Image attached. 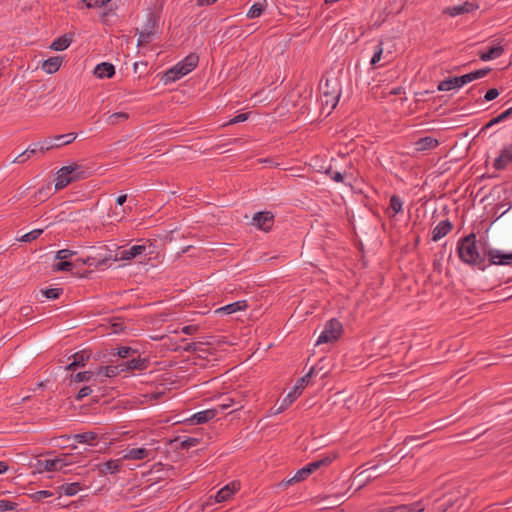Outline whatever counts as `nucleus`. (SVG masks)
<instances>
[{
	"instance_id": "nucleus-21",
	"label": "nucleus",
	"mask_w": 512,
	"mask_h": 512,
	"mask_svg": "<svg viewBox=\"0 0 512 512\" xmlns=\"http://www.w3.org/2000/svg\"><path fill=\"white\" fill-rule=\"evenodd\" d=\"M238 487H239V485L236 484L235 482H232V483L224 486L222 489H220L217 492V494L215 496L216 502H218V503L225 502L228 499H230L231 496L238 490Z\"/></svg>"
},
{
	"instance_id": "nucleus-14",
	"label": "nucleus",
	"mask_w": 512,
	"mask_h": 512,
	"mask_svg": "<svg viewBox=\"0 0 512 512\" xmlns=\"http://www.w3.org/2000/svg\"><path fill=\"white\" fill-rule=\"evenodd\" d=\"M504 51L501 41H492L482 50L481 59L482 61L497 59L502 56Z\"/></svg>"
},
{
	"instance_id": "nucleus-57",
	"label": "nucleus",
	"mask_w": 512,
	"mask_h": 512,
	"mask_svg": "<svg viewBox=\"0 0 512 512\" xmlns=\"http://www.w3.org/2000/svg\"><path fill=\"white\" fill-rule=\"evenodd\" d=\"M50 190H51V186H50V184L48 183V184H47V186H46V188H44V187H43V188L39 189V190H38V192H37L36 194H39L40 196H42V195H43V196L47 197V196H48V194H49V192H50Z\"/></svg>"
},
{
	"instance_id": "nucleus-24",
	"label": "nucleus",
	"mask_w": 512,
	"mask_h": 512,
	"mask_svg": "<svg viewBox=\"0 0 512 512\" xmlns=\"http://www.w3.org/2000/svg\"><path fill=\"white\" fill-rule=\"evenodd\" d=\"M478 6L474 3L465 2L461 5L453 6L447 8L444 13L449 14L450 16H457L460 14L468 13L470 11L476 10Z\"/></svg>"
},
{
	"instance_id": "nucleus-8",
	"label": "nucleus",
	"mask_w": 512,
	"mask_h": 512,
	"mask_svg": "<svg viewBox=\"0 0 512 512\" xmlns=\"http://www.w3.org/2000/svg\"><path fill=\"white\" fill-rule=\"evenodd\" d=\"M480 77V70H475L474 72L462 75L460 77H452L448 78L444 81H441L438 85L439 91H450L456 88H460L463 85L471 82L474 79Z\"/></svg>"
},
{
	"instance_id": "nucleus-26",
	"label": "nucleus",
	"mask_w": 512,
	"mask_h": 512,
	"mask_svg": "<svg viewBox=\"0 0 512 512\" xmlns=\"http://www.w3.org/2000/svg\"><path fill=\"white\" fill-rule=\"evenodd\" d=\"M248 308V304L246 300H240L233 303H230L224 307H221L216 310V313H226L233 314L238 311H244Z\"/></svg>"
},
{
	"instance_id": "nucleus-32",
	"label": "nucleus",
	"mask_w": 512,
	"mask_h": 512,
	"mask_svg": "<svg viewBox=\"0 0 512 512\" xmlns=\"http://www.w3.org/2000/svg\"><path fill=\"white\" fill-rule=\"evenodd\" d=\"M511 115H512V107L508 108L507 110L502 112L497 117L492 118L489 122H487L484 126H482V132L484 130H487V129L491 128L492 126H494L495 124L499 123L500 121H502L504 119H507Z\"/></svg>"
},
{
	"instance_id": "nucleus-7",
	"label": "nucleus",
	"mask_w": 512,
	"mask_h": 512,
	"mask_svg": "<svg viewBox=\"0 0 512 512\" xmlns=\"http://www.w3.org/2000/svg\"><path fill=\"white\" fill-rule=\"evenodd\" d=\"M343 326L337 319H331L326 322L323 331L321 332L317 345L323 343H332L338 340L342 334Z\"/></svg>"
},
{
	"instance_id": "nucleus-51",
	"label": "nucleus",
	"mask_w": 512,
	"mask_h": 512,
	"mask_svg": "<svg viewBox=\"0 0 512 512\" xmlns=\"http://www.w3.org/2000/svg\"><path fill=\"white\" fill-rule=\"evenodd\" d=\"M249 113H241L232 118L228 124H236L240 122H244L248 119Z\"/></svg>"
},
{
	"instance_id": "nucleus-49",
	"label": "nucleus",
	"mask_w": 512,
	"mask_h": 512,
	"mask_svg": "<svg viewBox=\"0 0 512 512\" xmlns=\"http://www.w3.org/2000/svg\"><path fill=\"white\" fill-rule=\"evenodd\" d=\"M131 352H135L131 347H120L117 349V355L121 358H126L130 355Z\"/></svg>"
},
{
	"instance_id": "nucleus-33",
	"label": "nucleus",
	"mask_w": 512,
	"mask_h": 512,
	"mask_svg": "<svg viewBox=\"0 0 512 512\" xmlns=\"http://www.w3.org/2000/svg\"><path fill=\"white\" fill-rule=\"evenodd\" d=\"M111 0H82L78 3V9H83L84 7L87 9L97 8L105 5Z\"/></svg>"
},
{
	"instance_id": "nucleus-6",
	"label": "nucleus",
	"mask_w": 512,
	"mask_h": 512,
	"mask_svg": "<svg viewBox=\"0 0 512 512\" xmlns=\"http://www.w3.org/2000/svg\"><path fill=\"white\" fill-rule=\"evenodd\" d=\"M315 372V368L312 367L310 370L298 381L296 382L295 386L293 387L292 391H290L285 398L282 399L279 406L276 409V413H281L285 409H287L302 393V390L304 387L308 384L310 378Z\"/></svg>"
},
{
	"instance_id": "nucleus-61",
	"label": "nucleus",
	"mask_w": 512,
	"mask_h": 512,
	"mask_svg": "<svg viewBox=\"0 0 512 512\" xmlns=\"http://www.w3.org/2000/svg\"><path fill=\"white\" fill-rule=\"evenodd\" d=\"M127 200V195L126 194H122L120 196L117 197L116 199V203L120 206H122Z\"/></svg>"
},
{
	"instance_id": "nucleus-54",
	"label": "nucleus",
	"mask_w": 512,
	"mask_h": 512,
	"mask_svg": "<svg viewBox=\"0 0 512 512\" xmlns=\"http://www.w3.org/2000/svg\"><path fill=\"white\" fill-rule=\"evenodd\" d=\"M40 145H41V142L40 143H34L32 145H30L26 150L25 152H27V154L30 155V157L34 154H36V152H40Z\"/></svg>"
},
{
	"instance_id": "nucleus-40",
	"label": "nucleus",
	"mask_w": 512,
	"mask_h": 512,
	"mask_svg": "<svg viewBox=\"0 0 512 512\" xmlns=\"http://www.w3.org/2000/svg\"><path fill=\"white\" fill-rule=\"evenodd\" d=\"M93 376V372L91 371H84V372H78L73 376V380L75 382H84L89 381Z\"/></svg>"
},
{
	"instance_id": "nucleus-53",
	"label": "nucleus",
	"mask_w": 512,
	"mask_h": 512,
	"mask_svg": "<svg viewBox=\"0 0 512 512\" xmlns=\"http://www.w3.org/2000/svg\"><path fill=\"white\" fill-rule=\"evenodd\" d=\"M198 326L197 325H187V326H184L181 331L182 333L184 334H187V335H193L195 334L197 331H198Z\"/></svg>"
},
{
	"instance_id": "nucleus-34",
	"label": "nucleus",
	"mask_w": 512,
	"mask_h": 512,
	"mask_svg": "<svg viewBox=\"0 0 512 512\" xmlns=\"http://www.w3.org/2000/svg\"><path fill=\"white\" fill-rule=\"evenodd\" d=\"M73 438L79 443L92 444L96 440L97 434L94 432H84L75 434Z\"/></svg>"
},
{
	"instance_id": "nucleus-39",
	"label": "nucleus",
	"mask_w": 512,
	"mask_h": 512,
	"mask_svg": "<svg viewBox=\"0 0 512 512\" xmlns=\"http://www.w3.org/2000/svg\"><path fill=\"white\" fill-rule=\"evenodd\" d=\"M62 291L63 290L61 288H49V289L42 290V293L48 299H57L61 295Z\"/></svg>"
},
{
	"instance_id": "nucleus-50",
	"label": "nucleus",
	"mask_w": 512,
	"mask_h": 512,
	"mask_svg": "<svg viewBox=\"0 0 512 512\" xmlns=\"http://www.w3.org/2000/svg\"><path fill=\"white\" fill-rule=\"evenodd\" d=\"M53 495V493L51 491H48V490H41V491H37L33 497L40 501V500H43L45 498H48V497H51Z\"/></svg>"
},
{
	"instance_id": "nucleus-42",
	"label": "nucleus",
	"mask_w": 512,
	"mask_h": 512,
	"mask_svg": "<svg viewBox=\"0 0 512 512\" xmlns=\"http://www.w3.org/2000/svg\"><path fill=\"white\" fill-rule=\"evenodd\" d=\"M17 503L9 500H0V512L15 510Z\"/></svg>"
},
{
	"instance_id": "nucleus-5",
	"label": "nucleus",
	"mask_w": 512,
	"mask_h": 512,
	"mask_svg": "<svg viewBox=\"0 0 512 512\" xmlns=\"http://www.w3.org/2000/svg\"><path fill=\"white\" fill-rule=\"evenodd\" d=\"M332 460L333 459L330 456H325V457H323V458H321L319 460H315L313 462H310L307 465H305L303 468L299 469L292 478H290V479H288L286 481L281 482L280 486L287 487V486L291 485L292 483L303 481L310 474H312L313 472L317 471L321 467L330 465Z\"/></svg>"
},
{
	"instance_id": "nucleus-37",
	"label": "nucleus",
	"mask_w": 512,
	"mask_h": 512,
	"mask_svg": "<svg viewBox=\"0 0 512 512\" xmlns=\"http://www.w3.org/2000/svg\"><path fill=\"white\" fill-rule=\"evenodd\" d=\"M263 11H264L263 5L260 3H255L248 10L247 17L250 19L257 18L262 14Z\"/></svg>"
},
{
	"instance_id": "nucleus-31",
	"label": "nucleus",
	"mask_w": 512,
	"mask_h": 512,
	"mask_svg": "<svg viewBox=\"0 0 512 512\" xmlns=\"http://www.w3.org/2000/svg\"><path fill=\"white\" fill-rule=\"evenodd\" d=\"M129 119V114L126 113V112H116V113H113L111 115H109L107 118H106V123L108 125H117L121 122H125Z\"/></svg>"
},
{
	"instance_id": "nucleus-3",
	"label": "nucleus",
	"mask_w": 512,
	"mask_h": 512,
	"mask_svg": "<svg viewBox=\"0 0 512 512\" xmlns=\"http://www.w3.org/2000/svg\"><path fill=\"white\" fill-rule=\"evenodd\" d=\"M199 63V56L196 53H190L182 61L166 71L164 75L165 83L175 82L183 76L194 70Z\"/></svg>"
},
{
	"instance_id": "nucleus-19",
	"label": "nucleus",
	"mask_w": 512,
	"mask_h": 512,
	"mask_svg": "<svg viewBox=\"0 0 512 512\" xmlns=\"http://www.w3.org/2000/svg\"><path fill=\"white\" fill-rule=\"evenodd\" d=\"M452 228L453 225L449 220L439 222L437 226L433 229L432 240H440L441 238L445 237L449 232H451Z\"/></svg>"
},
{
	"instance_id": "nucleus-38",
	"label": "nucleus",
	"mask_w": 512,
	"mask_h": 512,
	"mask_svg": "<svg viewBox=\"0 0 512 512\" xmlns=\"http://www.w3.org/2000/svg\"><path fill=\"white\" fill-rule=\"evenodd\" d=\"M42 233H43V229H35V230H32V231L24 234L20 240L23 242H32V241L36 240Z\"/></svg>"
},
{
	"instance_id": "nucleus-11",
	"label": "nucleus",
	"mask_w": 512,
	"mask_h": 512,
	"mask_svg": "<svg viewBox=\"0 0 512 512\" xmlns=\"http://www.w3.org/2000/svg\"><path fill=\"white\" fill-rule=\"evenodd\" d=\"M69 463L67 462V456L57 457L55 459H47V460H38L36 464V468L38 472H51V471H59L63 467L67 466Z\"/></svg>"
},
{
	"instance_id": "nucleus-30",
	"label": "nucleus",
	"mask_w": 512,
	"mask_h": 512,
	"mask_svg": "<svg viewBox=\"0 0 512 512\" xmlns=\"http://www.w3.org/2000/svg\"><path fill=\"white\" fill-rule=\"evenodd\" d=\"M71 42H72L71 37H69L68 35L65 34V35L59 37L58 39L54 40L52 42V44L50 45V48L55 51H63L70 46Z\"/></svg>"
},
{
	"instance_id": "nucleus-9",
	"label": "nucleus",
	"mask_w": 512,
	"mask_h": 512,
	"mask_svg": "<svg viewBox=\"0 0 512 512\" xmlns=\"http://www.w3.org/2000/svg\"><path fill=\"white\" fill-rule=\"evenodd\" d=\"M77 137L76 133L57 135L54 138L41 142L40 152L45 153L51 149L59 148L72 143Z\"/></svg>"
},
{
	"instance_id": "nucleus-62",
	"label": "nucleus",
	"mask_w": 512,
	"mask_h": 512,
	"mask_svg": "<svg viewBox=\"0 0 512 512\" xmlns=\"http://www.w3.org/2000/svg\"><path fill=\"white\" fill-rule=\"evenodd\" d=\"M8 470V465L4 461H0V474L5 473Z\"/></svg>"
},
{
	"instance_id": "nucleus-17",
	"label": "nucleus",
	"mask_w": 512,
	"mask_h": 512,
	"mask_svg": "<svg viewBox=\"0 0 512 512\" xmlns=\"http://www.w3.org/2000/svg\"><path fill=\"white\" fill-rule=\"evenodd\" d=\"M122 466V459L109 460L104 463L98 464L97 469L101 475L115 474L119 472Z\"/></svg>"
},
{
	"instance_id": "nucleus-60",
	"label": "nucleus",
	"mask_w": 512,
	"mask_h": 512,
	"mask_svg": "<svg viewBox=\"0 0 512 512\" xmlns=\"http://www.w3.org/2000/svg\"><path fill=\"white\" fill-rule=\"evenodd\" d=\"M217 0H197L198 6H209L216 2Z\"/></svg>"
},
{
	"instance_id": "nucleus-10",
	"label": "nucleus",
	"mask_w": 512,
	"mask_h": 512,
	"mask_svg": "<svg viewBox=\"0 0 512 512\" xmlns=\"http://www.w3.org/2000/svg\"><path fill=\"white\" fill-rule=\"evenodd\" d=\"M156 19L152 14H149L146 22L143 24L141 30L138 32L139 37L137 46H145L151 42L153 35L155 34Z\"/></svg>"
},
{
	"instance_id": "nucleus-4",
	"label": "nucleus",
	"mask_w": 512,
	"mask_h": 512,
	"mask_svg": "<svg viewBox=\"0 0 512 512\" xmlns=\"http://www.w3.org/2000/svg\"><path fill=\"white\" fill-rule=\"evenodd\" d=\"M112 260H117V257L113 256L112 251L109 250L106 245H99L90 247V253L87 257L78 259L77 261L90 267L99 268Z\"/></svg>"
},
{
	"instance_id": "nucleus-44",
	"label": "nucleus",
	"mask_w": 512,
	"mask_h": 512,
	"mask_svg": "<svg viewBox=\"0 0 512 512\" xmlns=\"http://www.w3.org/2000/svg\"><path fill=\"white\" fill-rule=\"evenodd\" d=\"M73 267V264L69 261H61L54 266V270L56 271H70Z\"/></svg>"
},
{
	"instance_id": "nucleus-59",
	"label": "nucleus",
	"mask_w": 512,
	"mask_h": 512,
	"mask_svg": "<svg viewBox=\"0 0 512 512\" xmlns=\"http://www.w3.org/2000/svg\"><path fill=\"white\" fill-rule=\"evenodd\" d=\"M233 405V399L228 398L227 401L219 404L221 410H225Z\"/></svg>"
},
{
	"instance_id": "nucleus-47",
	"label": "nucleus",
	"mask_w": 512,
	"mask_h": 512,
	"mask_svg": "<svg viewBox=\"0 0 512 512\" xmlns=\"http://www.w3.org/2000/svg\"><path fill=\"white\" fill-rule=\"evenodd\" d=\"M203 345L202 342H192V343H188L183 349L184 351L186 352H196V351H201V346Z\"/></svg>"
},
{
	"instance_id": "nucleus-28",
	"label": "nucleus",
	"mask_w": 512,
	"mask_h": 512,
	"mask_svg": "<svg viewBox=\"0 0 512 512\" xmlns=\"http://www.w3.org/2000/svg\"><path fill=\"white\" fill-rule=\"evenodd\" d=\"M148 360L145 358H135L130 361H127L126 363L122 364L124 371L125 370H145L148 367Z\"/></svg>"
},
{
	"instance_id": "nucleus-58",
	"label": "nucleus",
	"mask_w": 512,
	"mask_h": 512,
	"mask_svg": "<svg viewBox=\"0 0 512 512\" xmlns=\"http://www.w3.org/2000/svg\"><path fill=\"white\" fill-rule=\"evenodd\" d=\"M331 179H333L336 182H342L343 181V175L340 172H332L331 173Z\"/></svg>"
},
{
	"instance_id": "nucleus-64",
	"label": "nucleus",
	"mask_w": 512,
	"mask_h": 512,
	"mask_svg": "<svg viewBox=\"0 0 512 512\" xmlns=\"http://www.w3.org/2000/svg\"><path fill=\"white\" fill-rule=\"evenodd\" d=\"M490 71H491L490 67H482V70H481L482 78L485 77Z\"/></svg>"
},
{
	"instance_id": "nucleus-45",
	"label": "nucleus",
	"mask_w": 512,
	"mask_h": 512,
	"mask_svg": "<svg viewBox=\"0 0 512 512\" xmlns=\"http://www.w3.org/2000/svg\"><path fill=\"white\" fill-rule=\"evenodd\" d=\"M163 395H164L163 391H157V392L146 393L143 395V397L145 399L144 401L148 402V401H156L159 398H161Z\"/></svg>"
},
{
	"instance_id": "nucleus-52",
	"label": "nucleus",
	"mask_w": 512,
	"mask_h": 512,
	"mask_svg": "<svg viewBox=\"0 0 512 512\" xmlns=\"http://www.w3.org/2000/svg\"><path fill=\"white\" fill-rule=\"evenodd\" d=\"M499 95V91L496 89V88H492V89H489L485 96H484V99L487 100V101H492L494 100L497 96Z\"/></svg>"
},
{
	"instance_id": "nucleus-41",
	"label": "nucleus",
	"mask_w": 512,
	"mask_h": 512,
	"mask_svg": "<svg viewBox=\"0 0 512 512\" xmlns=\"http://www.w3.org/2000/svg\"><path fill=\"white\" fill-rule=\"evenodd\" d=\"M382 54H383L382 42H379V44L377 45L376 51L371 58L370 64L372 66H375L381 60Z\"/></svg>"
},
{
	"instance_id": "nucleus-15",
	"label": "nucleus",
	"mask_w": 512,
	"mask_h": 512,
	"mask_svg": "<svg viewBox=\"0 0 512 512\" xmlns=\"http://www.w3.org/2000/svg\"><path fill=\"white\" fill-rule=\"evenodd\" d=\"M154 452L146 448H132L125 452L122 459L125 460H142L146 458H153Z\"/></svg>"
},
{
	"instance_id": "nucleus-12",
	"label": "nucleus",
	"mask_w": 512,
	"mask_h": 512,
	"mask_svg": "<svg viewBox=\"0 0 512 512\" xmlns=\"http://www.w3.org/2000/svg\"><path fill=\"white\" fill-rule=\"evenodd\" d=\"M252 224H254L258 229L268 232L274 224V215L268 211L258 212L254 215Z\"/></svg>"
},
{
	"instance_id": "nucleus-22",
	"label": "nucleus",
	"mask_w": 512,
	"mask_h": 512,
	"mask_svg": "<svg viewBox=\"0 0 512 512\" xmlns=\"http://www.w3.org/2000/svg\"><path fill=\"white\" fill-rule=\"evenodd\" d=\"M115 74V68L111 63L103 62L98 64L94 69V75L97 78H111Z\"/></svg>"
},
{
	"instance_id": "nucleus-29",
	"label": "nucleus",
	"mask_w": 512,
	"mask_h": 512,
	"mask_svg": "<svg viewBox=\"0 0 512 512\" xmlns=\"http://www.w3.org/2000/svg\"><path fill=\"white\" fill-rule=\"evenodd\" d=\"M122 371H124L122 364L115 366H101L97 370V375L105 377H114Z\"/></svg>"
},
{
	"instance_id": "nucleus-36",
	"label": "nucleus",
	"mask_w": 512,
	"mask_h": 512,
	"mask_svg": "<svg viewBox=\"0 0 512 512\" xmlns=\"http://www.w3.org/2000/svg\"><path fill=\"white\" fill-rule=\"evenodd\" d=\"M402 200L397 195H392L390 198V208L393 211V216L402 211Z\"/></svg>"
},
{
	"instance_id": "nucleus-23",
	"label": "nucleus",
	"mask_w": 512,
	"mask_h": 512,
	"mask_svg": "<svg viewBox=\"0 0 512 512\" xmlns=\"http://www.w3.org/2000/svg\"><path fill=\"white\" fill-rule=\"evenodd\" d=\"M90 358V353L87 351H80L72 355V362L67 366L68 370H75L79 367L85 366Z\"/></svg>"
},
{
	"instance_id": "nucleus-2",
	"label": "nucleus",
	"mask_w": 512,
	"mask_h": 512,
	"mask_svg": "<svg viewBox=\"0 0 512 512\" xmlns=\"http://www.w3.org/2000/svg\"><path fill=\"white\" fill-rule=\"evenodd\" d=\"M457 253L460 260L465 264L474 266L480 263V252L475 233H470L459 239Z\"/></svg>"
},
{
	"instance_id": "nucleus-35",
	"label": "nucleus",
	"mask_w": 512,
	"mask_h": 512,
	"mask_svg": "<svg viewBox=\"0 0 512 512\" xmlns=\"http://www.w3.org/2000/svg\"><path fill=\"white\" fill-rule=\"evenodd\" d=\"M80 489H81V486H80V483H78V482L67 483V484H63L61 486V490L67 496H73V495L77 494L80 491Z\"/></svg>"
},
{
	"instance_id": "nucleus-16",
	"label": "nucleus",
	"mask_w": 512,
	"mask_h": 512,
	"mask_svg": "<svg viewBox=\"0 0 512 512\" xmlns=\"http://www.w3.org/2000/svg\"><path fill=\"white\" fill-rule=\"evenodd\" d=\"M490 264L512 265V253H502L498 250H489Z\"/></svg>"
},
{
	"instance_id": "nucleus-25",
	"label": "nucleus",
	"mask_w": 512,
	"mask_h": 512,
	"mask_svg": "<svg viewBox=\"0 0 512 512\" xmlns=\"http://www.w3.org/2000/svg\"><path fill=\"white\" fill-rule=\"evenodd\" d=\"M63 62V58L60 56L50 57L42 63V69L48 73L53 74L59 70Z\"/></svg>"
},
{
	"instance_id": "nucleus-55",
	"label": "nucleus",
	"mask_w": 512,
	"mask_h": 512,
	"mask_svg": "<svg viewBox=\"0 0 512 512\" xmlns=\"http://www.w3.org/2000/svg\"><path fill=\"white\" fill-rule=\"evenodd\" d=\"M30 158V155L27 154V152H22L21 154H19L13 161L12 163H24L26 162L28 159Z\"/></svg>"
},
{
	"instance_id": "nucleus-27",
	"label": "nucleus",
	"mask_w": 512,
	"mask_h": 512,
	"mask_svg": "<svg viewBox=\"0 0 512 512\" xmlns=\"http://www.w3.org/2000/svg\"><path fill=\"white\" fill-rule=\"evenodd\" d=\"M216 414H217L216 409H207V410H204V411L194 414L192 416L191 420L195 424H203V423H206L209 420L213 419L216 416Z\"/></svg>"
},
{
	"instance_id": "nucleus-46",
	"label": "nucleus",
	"mask_w": 512,
	"mask_h": 512,
	"mask_svg": "<svg viewBox=\"0 0 512 512\" xmlns=\"http://www.w3.org/2000/svg\"><path fill=\"white\" fill-rule=\"evenodd\" d=\"M198 443H199V440L197 438L188 437L181 442V448L188 449L190 447L196 446Z\"/></svg>"
},
{
	"instance_id": "nucleus-56",
	"label": "nucleus",
	"mask_w": 512,
	"mask_h": 512,
	"mask_svg": "<svg viewBox=\"0 0 512 512\" xmlns=\"http://www.w3.org/2000/svg\"><path fill=\"white\" fill-rule=\"evenodd\" d=\"M450 506H451L450 502L441 503L437 506L435 512H446Z\"/></svg>"
},
{
	"instance_id": "nucleus-48",
	"label": "nucleus",
	"mask_w": 512,
	"mask_h": 512,
	"mask_svg": "<svg viewBox=\"0 0 512 512\" xmlns=\"http://www.w3.org/2000/svg\"><path fill=\"white\" fill-rule=\"evenodd\" d=\"M91 393H92L91 387L85 386L79 390L78 394L76 395V400L80 401L83 398L89 396Z\"/></svg>"
},
{
	"instance_id": "nucleus-43",
	"label": "nucleus",
	"mask_w": 512,
	"mask_h": 512,
	"mask_svg": "<svg viewBox=\"0 0 512 512\" xmlns=\"http://www.w3.org/2000/svg\"><path fill=\"white\" fill-rule=\"evenodd\" d=\"M75 254H76V251L69 250V249H62L57 252L56 259L65 260V259L72 257Z\"/></svg>"
},
{
	"instance_id": "nucleus-20",
	"label": "nucleus",
	"mask_w": 512,
	"mask_h": 512,
	"mask_svg": "<svg viewBox=\"0 0 512 512\" xmlns=\"http://www.w3.org/2000/svg\"><path fill=\"white\" fill-rule=\"evenodd\" d=\"M439 145V141L431 136H426L415 141L414 146L416 151L423 152L432 150Z\"/></svg>"
},
{
	"instance_id": "nucleus-13",
	"label": "nucleus",
	"mask_w": 512,
	"mask_h": 512,
	"mask_svg": "<svg viewBox=\"0 0 512 512\" xmlns=\"http://www.w3.org/2000/svg\"><path fill=\"white\" fill-rule=\"evenodd\" d=\"M152 248V243L149 244H141V245H134L130 247L129 249H125L120 252V259L121 260H131L134 259L140 255H150L152 254V251L150 250L147 252V249Z\"/></svg>"
},
{
	"instance_id": "nucleus-63",
	"label": "nucleus",
	"mask_w": 512,
	"mask_h": 512,
	"mask_svg": "<svg viewBox=\"0 0 512 512\" xmlns=\"http://www.w3.org/2000/svg\"><path fill=\"white\" fill-rule=\"evenodd\" d=\"M113 327H114V329H113L114 332H119L123 329V324L122 323H114Z\"/></svg>"
},
{
	"instance_id": "nucleus-1",
	"label": "nucleus",
	"mask_w": 512,
	"mask_h": 512,
	"mask_svg": "<svg viewBox=\"0 0 512 512\" xmlns=\"http://www.w3.org/2000/svg\"><path fill=\"white\" fill-rule=\"evenodd\" d=\"M90 175L89 169L78 163L60 168L55 179V189L60 190L74 181L85 179Z\"/></svg>"
},
{
	"instance_id": "nucleus-18",
	"label": "nucleus",
	"mask_w": 512,
	"mask_h": 512,
	"mask_svg": "<svg viewBox=\"0 0 512 512\" xmlns=\"http://www.w3.org/2000/svg\"><path fill=\"white\" fill-rule=\"evenodd\" d=\"M511 162H512V144L504 147V149L501 151V154L495 159L494 167L496 169H503Z\"/></svg>"
}]
</instances>
